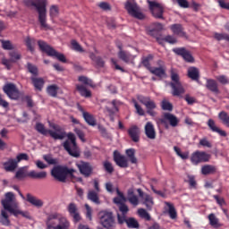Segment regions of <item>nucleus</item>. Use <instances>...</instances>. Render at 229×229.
I'll return each instance as SVG.
<instances>
[{"label": "nucleus", "instance_id": "1", "mask_svg": "<svg viewBox=\"0 0 229 229\" xmlns=\"http://www.w3.org/2000/svg\"><path fill=\"white\" fill-rule=\"evenodd\" d=\"M2 205L4 209H2L0 216V224L4 226L10 225L9 216L6 211L13 214L19 207V202L16 200L15 195L12 191H8L4 195V199H2Z\"/></svg>", "mask_w": 229, "mask_h": 229}, {"label": "nucleus", "instance_id": "2", "mask_svg": "<svg viewBox=\"0 0 229 229\" xmlns=\"http://www.w3.org/2000/svg\"><path fill=\"white\" fill-rule=\"evenodd\" d=\"M46 226V229H70L71 222L64 215L53 212L48 214Z\"/></svg>", "mask_w": 229, "mask_h": 229}, {"label": "nucleus", "instance_id": "3", "mask_svg": "<svg viewBox=\"0 0 229 229\" xmlns=\"http://www.w3.org/2000/svg\"><path fill=\"white\" fill-rule=\"evenodd\" d=\"M23 3L27 7L36 8L41 27L45 30H50L49 25L47 23V0H24Z\"/></svg>", "mask_w": 229, "mask_h": 229}, {"label": "nucleus", "instance_id": "4", "mask_svg": "<svg viewBox=\"0 0 229 229\" xmlns=\"http://www.w3.org/2000/svg\"><path fill=\"white\" fill-rule=\"evenodd\" d=\"M51 128L53 130L47 129L42 123H37L35 126L36 131L39 134L43 136H47L49 134L55 140H62L65 138L66 133L62 130L61 126L58 124H52Z\"/></svg>", "mask_w": 229, "mask_h": 229}, {"label": "nucleus", "instance_id": "5", "mask_svg": "<svg viewBox=\"0 0 229 229\" xmlns=\"http://www.w3.org/2000/svg\"><path fill=\"white\" fill-rule=\"evenodd\" d=\"M75 170L64 165H56L51 170V175L61 182H65L67 176H73Z\"/></svg>", "mask_w": 229, "mask_h": 229}, {"label": "nucleus", "instance_id": "6", "mask_svg": "<svg viewBox=\"0 0 229 229\" xmlns=\"http://www.w3.org/2000/svg\"><path fill=\"white\" fill-rule=\"evenodd\" d=\"M38 47L41 52L46 53L48 56L56 58L59 62L65 64L66 58L65 55L62 53L57 52L55 48H53L50 45H48L44 40L38 41Z\"/></svg>", "mask_w": 229, "mask_h": 229}, {"label": "nucleus", "instance_id": "7", "mask_svg": "<svg viewBox=\"0 0 229 229\" xmlns=\"http://www.w3.org/2000/svg\"><path fill=\"white\" fill-rule=\"evenodd\" d=\"M68 140H66L64 143V149L69 153L70 156L73 157H80L79 147L76 142V136L72 132H69L67 134Z\"/></svg>", "mask_w": 229, "mask_h": 229}, {"label": "nucleus", "instance_id": "8", "mask_svg": "<svg viewBox=\"0 0 229 229\" xmlns=\"http://www.w3.org/2000/svg\"><path fill=\"white\" fill-rule=\"evenodd\" d=\"M136 98L141 103V105L145 106L147 114H148L150 117H156L157 115V113L155 111L157 109V104L150 97L138 95Z\"/></svg>", "mask_w": 229, "mask_h": 229}, {"label": "nucleus", "instance_id": "9", "mask_svg": "<svg viewBox=\"0 0 229 229\" xmlns=\"http://www.w3.org/2000/svg\"><path fill=\"white\" fill-rule=\"evenodd\" d=\"M147 4H148V10H150V13H152V17L157 20H165L164 12H165V4L162 3H158L157 1L147 0Z\"/></svg>", "mask_w": 229, "mask_h": 229}, {"label": "nucleus", "instance_id": "10", "mask_svg": "<svg viewBox=\"0 0 229 229\" xmlns=\"http://www.w3.org/2000/svg\"><path fill=\"white\" fill-rule=\"evenodd\" d=\"M159 123L165 125V129H169V125L172 128H176L180 123L178 117L171 113H163V116L159 118Z\"/></svg>", "mask_w": 229, "mask_h": 229}, {"label": "nucleus", "instance_id": "11", "mask_svg": "<svg viewBox=\"0 0 229 229\" xmlns=\"http://www.w3.org/2000/svg\"><path fill=\"white\" fill-rule=\"evenodd\" d=\"M211 155L206 151L196 150L191 154V164L198 165L200 163H207L210 160Z\"/></svg>", "mask_w": 229, "mask_h": 229}, {"label": "nucleus", "instance_id": "12", "mask_svg": "<svg viewBox=\"0 0 229 229\" xmlns=\"http://www.w3.org/2000/svg\"><path fill=\"white\" fill-rule=\"evenodd\" d=\"M125 10H127L129 15L132 16L134 19L142 21L145 18L144 14L140 11V8L136 3L127 1V3H125Z\"/></svg>", "mask_w": 229, "mask_h": 229}, {"label": "nucleus", "instance_id": "13", "mask_svg": "<svg viewBox=\"0 0 229 229\" xmlns=\"http://www.w3.org/2000/svg\"><path fill=\"white\" fill-rule=\"evenodd\" d=\"M3 89L10 99L18 100L20 98V92L15 84L8 82L4 86Z\"/></svg>", "mask_w": 229, "mask_h": 229}, {"label": "nucleus", "instance_id": "14", "mask_svg": "<svg viewBox=\"0 0 229 229\" xmlns=\"http://www.w3.org/2000/svg\"><path fill=\"white\" fill-rule=\"evenodd\" d=\"M174 53L175 55L182 57L186 61V63H194V57L191 54L189 50H187L185 47H175L173 49Z\"/></svg>", "mask_w": 229, "mask_h": 229}, {"label": "nucleus", "instance_id": "15", "mask_svg": "<svg viewBox=\"0 0 229 229\" xmlns=\"http://www.w3.org/2000/svg\"><path fill=\"white\" fill-rule=\"evenodd\" d=\"M76 166L79 168L80 173L86 178L89 177L92 174L93 167L89 163L81 161L76 164Z\"/></svg>", "mask_w": 229, "mask_h": 229}, {"label": "nucleus", "instance_id": "16", "mask_svg": "<svg viewBox=\"0 0 229 229\" xmlns=\"http://www.w3.org/2000/svg\"><path fill=\"white\" fill-rule=\"evenodd\" d=\"M101 224L105 228H112L114 226V218L112 212H104L101 216Z\"/></svg>", "mask_w": 229, "mask_h": 229}, {"label": "nucleus", "instance_id": "17", "mask_svg": "<svg viewBox=\"0 0 229 229\" xmlns=\"http://www.w3.org/2000/svg\"><path fill=\"white\" fill-rule=\"evenodd\" d=\"M114 160L120 168H127L129 166L127 157L118 150H114Z\"/></svg>", "mask_w": 229, "mask_h": 229}, {"label": "nucleus", "instance_id": "18", "mask_svg": "<svg viewBox=\"0 0 229 229\" xmlns=\"http://www.w3.org/2000/svg\"><path fill=\"white\" fill-rule=\"evenodd\" d=\"M67 210L70 216L73 218L74 223H78L81 221V216L79 213V208L76 203L71 202L67 207Z\"/></svg>", "mask_w": 229, "mask_h": 229}, {"label": "nucleus", "instance_id": "19", "mask_svg": "<svg viewBox=\"0 0 229 229\" xmlns=\"http://www.w3.org/2000/svg\"><path fill=\"white\" fill-rule=\"evenodd\" d=\"M127 134L134 143H138L140 140V129L137 125L131 126L127 130Z\"/></svg>", "mask_w": 229, "mask_h": 229}, {"label": "nucleus", "instance_id": "20", "mask_svg": "<svg viewBox=\"0 0 229 229\" xmlns=\"http://www.w3.org/2000/svg\"><path fill=\"white\" fill-rule=\"evenodd\" d=\"M118 47L120 49V51L118 53V56H119V59L122 60V62H123L125 64H130V63H132L134 61V59H135L134 55H132L128 51L123 50L121 45H119Z\"/></svg>", "mask_w": 229, "mask_h": 229}, {"label": "nucleus", "instance_id": "21", "mask_svg": "<svg viewBox=\"0 0 229 229\" xmlns=\"http://www.w3.org/2000/svg\"><path fill=\"white\" fill-rule=\"evenodd\" d=\"M145 136L150 140H156L157 131L152 122H147V123H145Z\"/></svg>", "mask_w": 229, "mask_h": 229}, {"label": "nucleus", "instance_id": "22", "mask_svg": "<svg viewBox=\"0 0 229 229\" xmlns=\"http://www.w3.org/2000/svg\"><path fill=\"white\" fill-rule=\"evenodd\" d=\"M170 30H172V33H174V35L179 38H187V34L184 31V29L182 24L175 23L170 25Z\"/></svg>", "mask_w": 229, "mask_h": 229}, {"label": "nucleus", "instance_id": "23", "mask_svg": "<svg viewBox=\"0 0 229 229\" xmlns=\"http://www.w3.org/2000/svg\"><path fill=\"white\" fill-rule=\"evenodd\" d=\"M207 125L212 132H216L221 137L227 136L226 131L218 128L216 124V122L213 119H208L207 122Z\"/></svg>", "mask_w": 229, "mask_h": 229}, {"label": "nucleus", "instance_id": "24", "mask_svg": "<svg viewBox=\"0 0 229 229\" xmlns=\"http://www.w3.org/2000/svg\"><path fill=\"white\" fill-rule=\"evenodd\" d=\"M170 87L172 88V96L174 97H182L185 94V89L183 88L182 82L181 83H170Z\"/></svg>", "mask_w": 229, "mask_h": 229}, {"label": "nucleus", "instance_id": "25", "mask_svg": "<svg viewBox=\"0 0 229 229\" xmlns=\"http://www.w3.org/2000/svg\"><path fill=\"white\" fill-rule=\"evenodd\" d=\"M3 166L5 172L13 173L18 167V163L15 158H9L7 161L3 163Z\"/></svg>", "mask_w": 229, "mask_h": 229}, {"label": "nucleus", "instance_id": "26", "mask_svg": "<svg viewBox=\"0 0 229 229\" xmlns=\"http://www.w3.org/2000/svg\"><path fill=\"white\" fill-rule=\"evenodd\" d=\"M127 200H129V203H131L132 207L139 206V197L135 194L133 188H129V190H127Z\"/></svg>", "mask_w": 229, "mask_h": 229}, {"label": "nucleus", "instance_id": "27", "mask_svg": "<svg viewBox=\"0 0 229 229\" xmlns=\"http://www.w3.org/2000/svg\"><path fill=\"white\" fill-rule=\"evenodd\" d=\"M121 104L119 100L114 99L112 101L113 108L106 106V112L108 113L112 122H114V114L119 111L118 106Z\"/></svg>", "mask_w": 229, "mask_h": 229}, {"label": "nucleus", "instance_id": "28", "mask_svg": "<svg viewBox=\"0 0 229 229\" xmlns=\"http://www.w3.org/2000/svg\"><path fill=\"white\" fill-rule=\"evenodd\" d=\"M26 200L30 203L32 206L36 208H42L44 205V202L42 199L33 196L31 193H27V199Z\"/></svg>", "mask_w": 229, "mask_h": 229}, {"label": "nucleus", "instance_id": "29", "mask_svg": "<svg viewBox=\"0 0 229 229\" xmlns=\"http://www.w3.org/2000/svg\"><path fill=\"white\" fill-rule=\"evenodd\" d=\"M28 177L35 180H44L47 177V173L46 171H36L31 170L28 174Z\"/></svg>", "mask_w": 229, "mask_h": 229}, {"label": "nucleus", "instance_id": "30", "mask_svg": "<svg viewBox=\"0 0 229 229\" xmlns=\"http://www.w3.org/2000/svg\"><path fill=\"white\" fill-rule=\"evenodd\" d=\"M32 84L37 91H42L44 85H45V80L41 77H35L31 76L30 78Z\"/></svg>", "mask_w": 229, "mask_h": 229}, {"label": "nucleus", "instance_id": "31", "mask_svg": "<svg viewBox=\"0 0 229 229\" xmlns=\"http://www.w3.org/2000/svg\"><path fill=\"white\" fill-rule=\"evenodd\" d=\"M81 111L82 112V115H83L85 122L89 126L95 127L97 125V120H96L95 116L90 113L84 111L82 108L81 109Z\"/></svg>", "mask_w": 229, "mask_h": 229}, {"label": "nucleus", "instance_id": "32", "mask_svg": "<svg viewBox=\"0 0 229 229\" xmlns=\"http://www.w3.org/2000/svg\"><path fill=\"white\" fill-rule=\"evenodd\" d=\"M206 88L214 94H219L218 85L215 80L207 79Z\"/></svg>", "mask_w": 229, "mask_h": 229}, {"label": "nucleus", "instance_id": "33", "mask_svg": "<svg viewBox=\"0 0 229 229\" xmlns=\"http://www.w3.org/2000/svg\"><path fill=\"white\" fill-rule=\"evenodd\" d=\"M209 225L215 229L220 228L222 225L219 222V218L216 216L215 213H210L208 216Z\"/></svg>", "mask_w": 229, "mask_h": 229}, {"label": "nucleus", "instance_id": "34", "mask_svg": "<svg viewBox=\"0 0 229 229\" xmlns=\"http://www.w3.org/2000/svg\"><path fill=\"white\" fill-rule=\"evenodd\" d=\"M166 67H152L150 73L156 75L157 78H165L166 77Z\"/></svg>", "mask_w": 229, "mask_h": 229}, {"label": "nucleus", "instance_id": "35", "mask_svg": "<svg viewBox=\"0 0 229 229\" xmlns=\"http://www.w3.org/2000/svg\"><path fill=\"white\" fill-rule=\"evenodd\" d=\"M188 78L191 81H198L199 80V70L197 67L188 68Z\"/></svg>", "mask_w": 229, "mask_h": 229}, {"label": "nucleus", "instance_id": "36", "mask_svg": "<svg viewBox=\"0 0 229 229\" xmlns=\"http://www.w3.org/2000/svg\"><path fill=\"white\" fill-rule=\"evenodd\" d=\"M143 205L147 208V210L151 211L154 206L153 197L149 194H145V197L141 199Z\"/></svg>", "mask_w": 229, "mask_h": 229}, {"label": "nucleus", "instance_id": "37", "mask_svg": "<svg viewBox=\"0 0 229 229\" xmlns=\"http://www.w3.org/2000/svg\"><path fill=\"white\" fill-rule=\"evenodd\" d=\"M28 169H29L28 165L20 167L19 170L16 172L15 178L18 180H22L26 178L29 174Z\"/></svg>", "mask_w": 229, "mask_h": 229}, {"label": "nucleus", "instance_id": "38", "mask_svg": "<svg viewBox=\"0 0 229 229\" xmlns=\"http://www.w3.org/2000/svg\"><path fill=\"white\" fill-rule=\"evenodd\" d=\"M165 205L168 207V216H170V218L174 220L176 219L178 215L174 204L168 201H165Z\"/></svg>", "mask_w": 229, "mask_h": 229}, {"label": "nucleus", "instance_id": "39", "mask_svg": "<svg viewBox=\"0 0 229 229\" xmlns=\"http://www.w3.org/2000/svg\"><path fill=\"white\" fill-rule=\"evenodd\" d=\"M216 172V168L215 165H205L201 166V174L203 175H208L215 174Z\"/></svg>", "mask_w": 229, "mask_h": 229}, {"label": "nucleus", "instance_id": "40", "mask_svg": "<svg viewBox=\"0 0 229 229\" xmlns=\"http://www.w3.org/2000/svg\"><path fill=\"white\" fill-rule=\"evenodd\" d=\"M98 191H94V190H90L88 193V199L92 201L93 203L99 205L100 204V199H99V196H98Z\"/></svg>", "mask_w": 229, "mask_h": 229}, {"label": "nucleus", "instance_id": "41", "mask_svg": "<svg viewBox=\"0 0 229 229\" xmlns=\"http://www.w3.org/2000/svg\"><path fill=\"white\" fill-rule=\"evenodd\" d=\"M77 90L80 92L81 97L89 98H91V92L83 84L77 85Z\"/></svg>", "mask_w": 229, "mask_h": 229}, {"label": "nucleus", "instance_id": "42", "mask_svg": "<svg viewBox=\"0 0 229 229\" xmlns=\"http://www.w3.org/2000/svg\"><path fill=\"white\" fill-rule=\"evenodd\" d=\"M218 119L221 123L227 128H229V114L225 111H221L218 113Z\"/></svg>", "mask_w": 229, "mask_h": 229}, {"label": "nucleus", "instance_id": "43", "mask_svg": "<svg viewBox=\"0 0 229 229\" xmlns=\"http://www.w3.org/2000/svg\"><path fill=\"white\" fill-rule=\"evenodd\" d=\"M125 155L129 157L131 164H137L138 160L135 157V148H127V150H125Z\"/></svg>", "mask_w": 229, "mask_h": 229}, {"label": "nucleus", "instance_id": "44", "mask_svg": "<svg viewBox=\"0 0 229 229\" xmlns=\"http://www.w3.org/2000/svg\"><path fill=\"white\" fill-rule=\"evenodd\" d=\"M58 90H59V87L57 85H55V84L49 85L47 88V92L52 98H56V96L58 94Z\"/></svg>", "mask_w": 229, "mask_h": 229}, {"label": "nucleus", "instance_id": "45", "mask_svg": "<svg viewBox=\"0 0 229 229\" xmlns=\"http://www.w3.org/2000/svg\"><path fill=\"white\" fill-rule=\"evenodd\" d=\"M152 26H154V29L148 30V34H149L150 36H154V33H157V32H159V31H162L163 29H164L163 24L160 23V22H154V23L152 24Z\"/></svg>", "mask_w": 229, "mask_h": 229}, {"label": "nucleus", "instance_id": "46", "mask_svg": "<svg viewBox=\"0 0 229 229\" xmlns=\"http://www.w3.org/2000/svg\"><path fill=\"white\" fill-rule=\"evenodd\" d=\"M173 108V105L167 99H163V101H161V109L163 111L172 112Z\"/></svg>", "mask_w": 229, "mask_h": 229}, {"label": "nucleus", "instance_id": "47", "mask_svg": "<svg viewBox=\"0 0 229 229\" xmlns=\"http://www.w3.org/2000/svg\"><path fill=\"white\" fill-rule=\"evenodd\" d=\"M25 43L27 46V48L33 54L35 49H34V45L36 43V39L35 38H30V37H27L25 39Z\"/></svg>", "mask_w": 229, "mask_h": 229}, {"label": "nucleus", "instance_id": "48", "mask_svg": "<svg viewBox=\"0 0 229 229\" xmlns=\"http://www.w3.org/2000/svg\"><path fill=\"white\" fill-rule=\"evenodd\" d=\"M27 70H28V72H29L30 74L33 75V77H36V76H38V67H37L35 64H31V63H28V64H27Z\"/></svg>", "mask_w": 229, "mask_h": 229}, {"label": "nucleus", "instance_id": "49", "mask_svg": "<svg viewBox=\"0 0 229 229\" xmlns=\"http://www.w3.org/2000/svg\"><path fill=\"white\" fill-rule=\"evenodd\" d=\"M170 78L172 79V82H170V84L181 83L180 76L178 75L177 72H175L174 68L170 70Z\"/></svg>", "mask_w": 229, "mask_h": 229}, {"label": "nucleus", "instance_id": "50", "mask_svg": "<svg viewBox=\"0 0 229 229\" xmlns=\"http://www.w3.org/2000/svg\"><path fill=\"white\" fill-rule=\"evenodd\" d=\"M138 215L140 216V217H141V218H143L147 221L151 220V216L149 215V213L145 208L138 209Z\"/></svg>", "mask_w": 229, "mask_h": 229}, {"label": "nucleus", "instance_id": "51", "mask_svg": "<svg viewBox=\"0 0 229 229\" xmlns=\"http://www.w3.org/2000/svg\"><path fill=\"white\" fill-rule=\"evenodd\" d=\"M12 215H13L16 217L21 215V216H22L25 218H30L29 212L21 210L19 206L17 207L16 209L13 210Z\"/></svg>", "mask_w": 229, "mask_h": 229}, {"label": "nucleus", "instance_id": "52", "mask_svg": "<svg viewBox=\"0 0 229 229\" xmlns=\"http://www.w3.org/2000/svg\"><path fill=\"white\" fill-rule=\"evenodd\" d=\"M132 104H134V108H136V114H138L140 116H144L145 111L142 106L138 104L136 99H132Z\"/></svg>", "mask_w": 229, "mask_h": 229}, {"label": "nucleus", "instance_id": "53", "mask_svg": "<svg viewBox=\"0 0 229 229\" xmlns=\"http://www.w3.org/2000/svg\"><path fill=\"white\" fill-rule=\"evenodd\" d=\"M127 227L129 228H139V222L134 217L127 218Z\"/></svg>", "mask_w": 229, "mask_h": 229}, {"label": "nucleus", "instance_id": "54", "mask_svg": "<svg viewBox=\"0 0 229 229\" xmlns=\"http://www.w3.org/2000/svg\"><path fill=\"white\" fill-rule=\"evenodd\" d=\"M1 43H2V48L4 50L12 51V50L14 49V47L13 46V44L11 43L10 40H4V39H2Z\"/></svg>", "mask_w": 229, "mask_h": 229}, {"label": "nucleus", "instance_id": "55", "mask_svg": "<svg viewBox=\"0 0 229 229\" xmlns=\"http://www.w3.org/2000/svg\"><path fill=\"white\" fill-rule=\"evenodd\" d=\"M214 38L216 41L225 40V41L229 42V35L226 33H215Z\"/></svg>", "mask_w": 229, "mask_h": 229}, {"label": "nucleus", "instance_id": "56", "mask_svg": "<svg viewBox=\"0 0 229 229\" xmlns=\"http://www.w3.org/2000/svg\"><path fill=\"white\" fill-rule=\"evenodd\" d=\"M30 157L27 153H20L16 156V158L14 160L19 165L21 161H29Z\"/></svg>", "mask_w": 229, "mask_h": 229}, {"label": "nucleus", "instance_id": "57", "mask_svg": "<svg viewBox=\"0 0 229 229\" xmlns=\"http://www.w3.org/2000/svg\"><path fill=\"white\" fill-rule=\"evenodd\" d=\"M79 81L83 83L84 85H88L91 88H95V85H93V82L90 79H89L88 77L86 76H80L79 77Z\"/></svg>", "mask_w": 229, "mask_h": 229}, {"label": "nucleus", "instance_id": "58", "mask_svg": "<svg viewBox=\"0 0 229 229\" xmlns=\"http://www.w3.org/2000/svg\"><path fill=\"white\" fill-rule=\"evenodd\" d=\"M44 160L50 165H55L58 163L57 159L51 155H44Z\"/></svg>", "mask_w": 229, "mask_h": 229}, {"label": "nucleus", "instance_id": "59", "mask_svg": "<svg viewBox=\"0 0 229 229\" xmlns=\"http://www.w3.org/2000/svg\"><path fill=\"white\" fill-rule=\"evenodd\" d=\"M104 168H105L106 172L110 174H112L114 171L113 164L108 160L104 162Z\"/></svg>", "mask_w": 229, "mask_h": 229}, {"label": "nucleus", "instance_id": "60", "mask_svg": "<svg viewBox=\"0 0 229 229\" xmlns=\"http://www.w3.org/2000/svg\"><path fill=\"white\" fill-rule=\"evenodd\" d=\"M10 55V60L13 62V63H16L17 61L21 60V55L20 53L16 52V51H12L10 52L9 54Z\"/></svg>", "mask_w": 229, "mask_h": 229}, {"label": "nucleus", "instance_id": "61", "mask_svg": "<svg viewBox=\"0 0 229 229\" xmlns=\"http://www.w3.org/2000/svg\"><path fill=\"white\" fill-rule=\"evenodd\" d=\"M174 3H176L177 4H179V7L182 9H188L191 7L187 0H174Z\"/></svg>", "mask_w": 229, "mask_h": 229}, {"label": "nucleus", "instance_id": "62", "mask_svg": "<svg viewBox=\"0 0 229 229\" xmlns=\"http://www.w3.org/2000/svg\"><path fill=\"white\" fill-rule=\"evenodd\" d=\"M199 144L203 148H212V143L207 138L200 139L199 141Z\"/></svg>", "mask_w": 229, "mask_h": 229}, {"label": "nucleus", "instance_id": "63", "mask_svg": "<svg viewBox=\"0 0 229 229\" xmlns=\"http://www.w3.org/2000/svg\"><path fill=\"white\" fill-rule=\"evenodd\" d=\"M72 47L74 51L79 52V53H84V49L81 47V46L76 41V40H72Z\"/></svg>", "mask_w": 229, "mask_h": 229}, {"label": "nucleus", "instance_id": "64", "mask_svg": "<svg viewBox=\"0 0 229 229\" xmlns=\"http://www.w3.org/2000/svg\"><path fill=\"white\" fill-rule=\"evenodd\" d=\"M59 14V10L56 5H52L50 8V16L52 19L56 18Z\"/></svg>", "mask_w": 229, "mask_h": 229}]
</instances>
